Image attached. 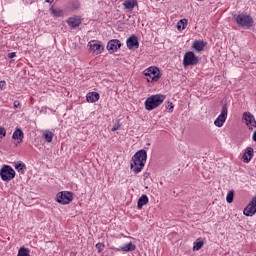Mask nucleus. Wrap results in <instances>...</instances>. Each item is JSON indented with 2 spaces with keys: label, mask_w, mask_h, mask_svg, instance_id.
I'll use <instances>...</instances> for the list:
<instances>
[{
  "label": "nucleus",
  "mask_w": 256,
  "mask_h": 256,
  "mask_svg": "<svg viewBox=\"0 0 256 256\" xmlns=\"http://www.w3.org/2000/svg\"><path fill=\"white\" fill-rule=\"evenodd\" d=\"M145 163H147V151L139 150L131 159L130 169L135 173V175H137L143 171Z\"/></svg>",
  "instance_id": "obj_1"
},
{
  "label": "nucleus",
  "mask_w": 256,
  "mask_h": 256,
  "mask_svg": "<svg viewBox=\"0 0 256 256\" xmlns=\"http://www.w3.org/2000/svg\"><path fill=\"white\" fill-rule=\"evenodd\" d=\"M233 19L234 23H236L238 27H242V29H251L255 23L253 17L245 13L235 14Z\"/></svg>",
  "instance_id": "obj_2"
},
{
  "label": "nucleus",
  "mask_w": 256,
  "mask_h": 256,
  "mask_svg": "<svg viewBox=\"0 0 256 256\" xmlns=\"http://www.w3.org/2000/svg\"><path fill=\"white\" fill-rule=\"evenodd\" d=\"M165 99L166 96L163 94H155L148 97L144 103L146 111H153V109H157V107L163 104Z\"/></svg>",
  "instance_id": "obj_3"
},
{
  "label": "nucleus",
  "mask_w": 256,
  "mask_h": 256,
  "mask_svg": "<svg viewBox=\"0 0 256 256\" xmlns=\"http://www.w3.org/2000/svg\"><path fill=\"white\" fill-rule=\"evenodd\" d=\"M148 83H157L161 79V71L156 66H151L143 71Z\"/></svg>",
  "instance_id": "obj_4"
},
{
  "label": "nucleus",
  "mask_w": 256,
  "mask_h": 256,
  "mask_svg": "<svg viewBox=\"0 0 256 256\" xmlns=\"http://www.w3.org/2000/svg\"><path fill=\"white\" fill-rule=\"evenodd\" d=\"M0 177L2 181L9 183V181H12V179H15V170L13 169V167L9 165H4L0 169Z\"/></svg>",
  "instance_id": "obj_5"
},
{
  "label": "nucleus",
  "mask_w": 256,
  "mask_h": 256,
  "mask_svg": "<svg viewBox=\"0 0 256 256\" xmlns=\"http://www.w3.org/2000/svg\"><path fill=\"white\" fill-rule=\"evenodd\" d=\"M88 50L92 55H101L102 51H105V46L98 40H91L88 42Z\"/></svg>",
  "instance_id": "obj_6"
},
{
  "label": "nucleus",
  "mask_w": 256,
  "mask_h": 256,
  "mask_svg": "<svg viewBox=\"0 0 256 256\" xmlns=\"http://www.w3.org/2000/svg\"><path fill=\"white\" fill-rule=\"evenodd\" d=\"M56 201L57 203H60V205H69V203L73 201V192H69V191L59 192L56 195Z\"/></svg>",
  "instance_id": "obj_7"
},
{
  "label": "nucleus",
  "mask_w": 256,
  "mask_h": 256,
  "mask_svg": "<svg viewBox=\"0 0 256 256\" xmlns=\"http://www.w3.org/2000/svg\"><path fill=\"white\" fill-rule=\"evenodd\" d=\"M199 63V57L194 52L188 51L184 55L183 65L184 67H191V65H197Z\"/></svg>",
  "instance_id": "obj_8"
},
{
  "label": "nucleus",
  "mask_w": 256,
  "mask_h": 256,
  "mask_svg": "<svg viewBox=\"0 0 256 256\" xmlns=\"http://www.w3.org/2000/svg\"><path fill=\"white\" fill-rule=\"evenodd\" d=\"M228 109H229V107L227 106V104H224L222 106V110H221L220 115L214 121V125L216 127H222L223 125H225V122L227 121Z\"/></svg>",
  "instance_id": "obj_9"
},
{
  "label": "nucleus",
  "mask_w": 256,
  "mask_h": 256,
  "mask_svg": "<svg viewBox=\"0 0 256 256\" xmlns=\"http://www.w3.org/2000/svg\"><path fill=\"white\" fill-rule=\"evenodd\" d=\"M255 213H256V196L252 198L250 203L243 210V214L246 217H253Z\"/></svg>",
  "instance_id": "obj_10"
},
{
  "label": "nucleus",
  "mask_w": 256,
  "mask_h": 256,
  "mask_svg": "<svg viewBox=\"0 0 256 256\" xmlns=\"http://www.w3.org/2000/svg\"><path fill=\"white\" fill-rule=\"evenodd\" d=\"M106 49L109 53H116V51L121 49V41L119 39H112L108 41Z\"/></svg>",
  "instance_id": "obj_11"
},
{
  "label": "nucleus",
  "mask_w": 256,
  "mask_h": 256,
  "mask_svg": "<svg viewBox=\"0 0 256 256\" xmlns=\"http://www.w3.org/2000/svg\"><path fill=\"white\" fill-rule=\"evenodd\" d=\"M243 119H244L247 127L249 129H251V131H253V129H255V127H256L255 116H253V114H251L249 112H244Z\"/></svg>",
  "instance_id": "obj_12"
},
{
  "label": "nucleus",
  "mask_w": 256,
  "mask_h": 256,
  "mask_svg": "<svg viewBox=\"0 0 256 256\" xmlns=\"http://www.w3.org/2000/svg\"><path fill=\"white\" fill-rule=\"evenodd\" d=\"M126 46L130 50L139 49V39L137 38V36H135V34L127 38Z\"/></svg>",
  "instance_id": "obj_13"
},
{
  "label": "nucleus",
  "mask_w": 256,
  "mask_h": 256,
  "mask_svg": "<svg viewBox=\"0 0 256 256\" xmlns=\"http://www.w3.org/2000/svg\"><path fill=\"white\" fill-rule=\"evenodd\" d=\"M67 23L71 29H77L81 25L80 16H72L67 19Z\"/></svg>",
  "instance_id": "obj_14"
},
{
  "label": "nucleus",
  "mask_w": 256,
  "mask_h": 256,
  "mask_svg": "<svg viewBox=\"0 0 256 256\" xmlns=\"http://www.w3.org/2000/svg\"><path fill=\"white\" fill-rule=\"evenodd\" d=\"M255 155V151L253 150V147L246 148V151L244 152L242 156L243 163H250L251 159H253Z\"/></svg>",
  "instance_id": "obj_15"
},
{
  "label": "nucleus",
  "mask_w": 256,
  "mask_h": 256,
  "mask_svg": "<svg viewBox=\"0 0 256 256\" xmlns=\"http://www.w3.org/2000/svg\"><path fill=\"white\" fill-rule=\"evenodd\" d=\"M12 139H14V141H17V143H23V139H25V134L23 133V130L17 127L12 134Z\"/></svg>",
  "instance_id": "obj_16"
},
{
  "label": "nucleus",
  "mask_w": 256,
  "mask_h": 256,
  "mask_svg": "<svg viewBox=\"0 0 256 256\" xmlns=\"http://www.w3.org/2000/svg\"><path fill=\"white\" fill-rule=\"evenodd\" d=\"M122 5L126 11H131L135 9L139 3L137 0H125Z\"/></svg>",
  "instance_id": "obj_17"
},
{
  "label": "nucleus",
  "mask_w": 256,
  "mask_h": 256,
  "mask_svg": "<svg viewBox=\"0 0 256 256\" xmlns=\"http://www.w3.org/2000/svg\"><path fill=\"white\" fill-rule=\"evenodd\" d=\"M101 99V96L98 92H89L86 95V101L87 103H97V101Z\"/></svg>",
  "instance_id": "obj_18"
},
{
  "label": "nucleus",
  "mask_w": 256,
  "mask_h": 256,
  "mask_svg": "<svg viewBox=\"0 0 256 256\" xmlns=\"http://www.w3.org/2000/svg\"><path fill=\"white\" fill-rule=\"evenodd\" d=\"M137 249V246L133 244V242H129L127 244H124L123 246H120L118 248V251H124V253H129L131 251H135Z\"/></svg>",
  "instance_id": "obj_19"
},
{
  "label": "nucleus",
  "mask_w": 256,
  "mask_h": 256,
  "mask_svg": "<svg viewBox=\"0 0 256 256\" xmlns=\"http://www.w3.org/2000/svg\"><path fill=\"white\" fill-rule=\"evenodd\" d=\"M46 143H52L53 142V137H55V133L49 131V130H44L42 133Z\"/></svg>",
  "instance_id": "obj_20"
},
{
  "label": "nucleus",
  "mask_w": 256,
  "mask_h": 256,
  "mask_svg": "<svg viewBox=\"0 0 256 256\" xmlns=\"http://www.w3.org/2000/svg\"><path fill=\"white\" fill-rule=\"evenodd\" d=\"M147 203H149V197H147V195L144 194L138 199V209H143L144 205H147Z\"/></svg>",
  "instance_id": "obj_21"
},
{
  "label": "nucleus",
  "mask_w": 256,
  "mask_h": 256,
  "mask_svg": "<svg viewBox=\"0 0 256 256\" xmlns=\"http://www.w3.org/2000/svg\"><path fill=\"white\" fill-rule=\"evenodd\" d=\"M192 47L195 51H203L205 49V42L196 40L193 42Z\"/></svg>",
  "instance_id": "obj_22"
},
{
  "label": "nucleus",
  "mask_w": 256,
  "mask_h": 256,
  "mask_svg": "<svg viewBox=\"0 0 256 256\" xmlns=\"http://www.w3.org/2000/svg\"><path fill=\"white\" fill-rule=\"evenodd\" d=\"M15 169L18 171V173H21V175H25V171H27V166L23 162H18L15 164Z\"/></svg>",
  "instance_id": "obj_23"
},
{
  "label": "nucleus",
  "mask_w": 256,
  "mask_h": 256,
  "mask_svg": "<svg viewBox=\"0 0 256 256\" xmlns=\"http://www.w3.org/2000/svg\"><path fill=\"white\" fill-rule=\"evenodd\" d=\"M203 245H205V242L203 241V238H198L194 243H193V251H199Z\"/></svg>",
  "instance_id": "obj_24"
},
{
  "label": "nucleus",
  "mask_w": 256,
  "mask_h": 256,
  "mask_svg": "<svg viewBox=\"0 0 256 256\" xmlns=\"http://www.w3.org/2000/svg\"><path fill=\"white\" fill-rule=\"evenodd\" d=\"M50 13L53 15V17H63L65 15V11L62 9H55L53 7L50 8Z\"/></svg>",
  "instance_id": "obj_25"
},
{
  "label": "nucleus",
  "mask_w": 256,
  "mask_h": 256,
  "mask_svg": "<svg viewBox=\"0 0 256 256\" xmlns=\"http://www.w3.org/2000/svg\"><path fill=\"white\" fill-rule=\"evenodd\" d=\"M187 19H181L178 23H177V29L178 31H183L184 29H187Z\"/></svg>",
  "instance_id": "obj_26"
},
{
  "label": "nucleus",
  "mask_w": 256,
  "mask_h": 256,
  "mask_svg": "<svg viewBox=\"0 0 256 256\" xmlns=\"http://www.w3.org/2000/svg\"><path fill=\"white\" fill-rule=\"evenodd\" d=\"M31 250H29V248L26 247H21L18 250V255L17 256H31Z\"/></svg>",
  "instance_id": "obj_27"
},
{
  "label": "nucleus",
  "mask_w": 256,
  "mask_h": 256,
  "mask_svg": "<svg viewBox=\"0 0 256 256\" xmlns=\"http://www.w3.org/2000/svg\"><path fill=\"white\" fill-rule=\"evenodd\" d=\"M79 7H81V2H79V0H72L70 2V9L72 11H77V9H79Z\"/></svg>",
  "instance_id": "obj_28"
},
{
  "label": "nucleus",
  "mask_w": 256,
  "mask_h": 256,
  "mask_svg": "<svg viewBox=\"0 0 256 256\" xmlns=\"http://www.w3.org/2000/svg\"><path fill=\"white\" fill-rule=\"evenodd\" d=\"M235 197V191L234 190H230L226 196V201L227 203H233V199Z\"/></svg>",
  "instance_id": "obj_29"
},
{
  "label": "nucleus",
  "mask_w": 256,
  "mask_h": 256,
  "mask_svg": "<svg viewBox=\"0 0 256 256\" xmlns=\"http://www.w3.org/2000/svg\"><path fill=\"white\" fill-rule=\"evenodd\" d=\"M119 129H121V121H117L116 124L113 125V127L111 128V131L115 132V131H119Z\"/></svg>",
  "instance_id": "obj_30"
},
{
  "label": "nucleus",
  "mask_w": 256,
  "mask_h": 256,
  "mask_svg": "<svg viewBox=\"0 0 256 256\" xmlns=\"http://www.w3.org/2000/svg\"><path fill=\"white\" fill-rule=\"evenodd\" d=\"M7 136V130H5V127L0 126V139H3V137Z\"/></svg>",
  "instance_id": "obj_31"
},
{
  "label": "nucleus",
  "mask_w": 256,
  "mask_h": 256,
  "mask_svg": "<svg viewBox=\"0 0 256 256\" xmlns=\"http://www.w3.org/2000/svg\"><path fill=\"white\" fill-rule=\"evenodd\" d=\"M96 249L98 250V253H101V251H103V249H105V244L99 242L96 244Z\"/></svg>",
  "instance_id": "obj_32"
},
{
  "label": "nucleus",
  "mask_w": 256,
  "mask_h": 256,
  "mask_svg": "<svg viewBox=\"0 0 256 256\" xmlns=\"http://www.w3.org/2000/svg\"><path fill=\"white\" fill-rule=\"evenodd\" d=\"M166 109H168L169 113H173V109H174L173 102L168 101L166 105Z\"/></svg>",
  "instance_id": "obj_33"
},
{
  "label": "nucleus",
  "mask_w": 256,
  "mask_h": 256,
  "mask_svg": "<svg viewBox=\"0 0 256 256\" xmlns=\"http://www.w3.org/2000/svg\"><path fill=\"white\" fill-rule=\"evenodd\" d=\"M7 87V82L5 80L0 81V90L5 91V88Z\"/></svg>",
  "instance_id": "obj_34"
},
{
  "label": "nucleus",
  "mask_w": 256,
  "mask_h": 256,
  "mask_svg": "<svg viewBox=\"0 0 256 256\" xmlns=\"http://www.w3.org/2000/svg\"><path fill=\"white\" fill-rule=\"evenodd\" d=\"M13 105L14 109H21V102H19V100H15Z\"/></svg>",
  "instance_id": "obj_35"
},
{
  "label": "nucleus",
  "mask_w": 256,
  "mask_h": 256,
  "mask_svg": "<svg viewBox=\"0 0 256 256\" xmlns=\"http://www.w3.org/2000/svg\"><path fill=\"white\" fill-rule=\"evenodd\" d=\"M14 57H17V53H15V52L8 53L9 59H13Z\"/></svg>",
  "instance_id": "obj_36"
},
{
  "label": "nucleus",
  "mask_w": 256,
  "mask_h": 256,
  "mask_svg": "<svg viewBox=\"0 0 256 256\" xmlns=\"http://www.w3.org/2000/svg\"><path fill=\"white\" fill-rule=\"evenodd\" d=\"M53 1L55 0H45L46 3H50V4L53 3Z\"/></svg>",
  "instance_id": "obj_37"
},
{
  "label": "nucleus",
  "mask_w": 256,
  "mask_h": 256,
  "mask_svg": "<svg viewBox=\"0 0 256 256\" xmlns=\"http://www.w3.org/2000/svg\"><path fill=\"white\" fill-rule=\"evenodd\" d=\"M144 177H146V178L149 177V173H147V172L144 173Z\"/></svg>",
  "instance_id": "obj_38"
},
{
  "label": "nucleus",
  "mask_w": 256,
  "mask_h": 256,
  "mask_svg": "<svg viewBox=\"0 0 256 256\" xmlns=\"http://www.w3.org/2000/svg\"><path fill=\"white\" fill-rule=\"evenodd\" d=\"M198 1H203V0H198Z\"/></svg>",
  "instance_id": "obj_39"
}]
</instances>
